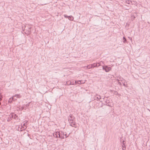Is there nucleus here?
I'll return each instance as SVG.
<instances>
[{
    "label": "nucleus",
    "mask_w": 150,
    "mask_h": 150,
    "mask_svg": "<svg viewBox=\"0 0 150 150\" xmlns=\"http://www.w3.org/2000/svg\"><path fill=\"white\" fill-rule=\"evenodd\" d=\"M64 138H67L68 137V136H67V134H65L64 135Z\"/></svg>",
    "instance_id": "23"
},
{
    "label": "nucleus",
    "mask_w": 150,
    "mask_h": 150,
    "mask_svg": "<svg viewBox=\"0 0 150 150\" xmlns=\"http://www.w3.org/2000/svg\"><path fill=\"white\" fill-rule=\"evenodd\" d=\"M125 140V138H123V139H122V138L121 140V141L122 142V144H123V145H124V140Z\"/></svg>",
    "instance_id": "19"
},
{
    "label": "nucleus",
    "mask_w": 150,
    "mask_h": 150,
    "mask_svg": "<svg viewBox=\"0 0 150 150\" xmlns=\"http://www.w3.org/2000/svg\"><path fill=\"white\" fill-rule=\"evenodd\" d=\"M25 107H28V106H29V104H27L25 105Z\"/></svg>",
    "instance_id": "24"
},
{
    "label": "nucleus",
    "mask_w": 150,
    "mask_h": 150,
    "mask_svg": "<svg viewBox=\"0 0 150 150\" xmlns=\"http://www.w3.org/2000/svg\"><path fill=\"white\" fill-rule=\"evenodd\" d=\"M64 134L63 132H59V137L61 139H64Z\"/></svg>",
    "instance_id": "5"
},
{
    "label": "nucleus",
    "mask_w": 150,
    "mask_h": 150,
    "mask_svg": "<svg viewBox=\"0 0 150 150\" xmlns=\"http://www.w3.org/2000/svg\"><path fill=\"white\" fill-rule=\"evenodd\" d=\"M16 99H17L16 98H15V100H16Z\"/></svg>",
    "instance_id": "28"
},
{
    "label": "nucleus",
    "mask_w": 150,
    "mask_h": 150,
    "mask_svg": "<svg viewBox=\"0 0 150 150\" xmlns=\"http://www.w3.org/2000/svg\"><path fill=\"white\" fill-rule=\"evenodd\" d=\"M97 63V67H99L101 65L100 63Z\"/></svg>",
    "instance_id": "22"
},
{
    "label": "nucleus",
    "mask_w": 150,
    "mask_h": 150,
    "mask_svg": "<svg viewBox=\"0 0 150 150\" xmlns=\"http://www.w3.org/2000/svg\"><path fill=\"white\" fill-rule=\"evenodd\" d=\"M13 100H15V98L12 97V98H10L8 100V102L9 103H11Z\"/></svg>",
    "instance_id": "13"
},
{
    "label": "nucleus",
    "mask_w": 150,
    "mask_h": 150,
    "mask_svg": "<svg viewBox=\"0 0 150 150\" xmlns=\"http://www.w3.org/2000/svg\"><path fill=\"white\" fill-rule=\"evenodd\" d=\"M11 117L15 119H18L17 115L14 113H12L11 115Z\"/></svg>",
    "instance_id": "7"
},
{
    "label": "nucleus",
    "mask_w": 150,
    "mask_h": 150,
    "mask_svg": "<svg viewBox=\"0 0 150 150\" xmlns=\"http://www.w3.org/2000/svg\"><path fill=\"white\" fill-rule=\"evenodd\" d=\"M24 107H22V108H21V110H22L23 109H24Z\"/></svg>",
    "instance_id": "27"
},
{
    "label": "nucleus",
    "mask_w": 150,
    "mask_h": 150,
    "mask_svg": "<svg viewBox=\"0 0 150 150\" xmlns=\"http://www.w3.org/2000/svg\"><path fill=\"white\" fill-rule=\"evenodd\" d=\"M97 67V63H94L92 64H89L86 67H85V68H86V69H90L92 68H93L95 67Z\"/></svg>",
    "instance_id": "1"
},
{
    "label": "nucleus",
    "mask_w": 150,
    "mask_h": 150,
    "mask_svg": "<svg viewBox=\"0 0 150 150\" xmlns=\"http://www.w3.org/2000/svg\"><path fill=\"white\" fill-rule=\"evenodd\" d=\"M118 84L120 85H122L121 83L119 81H118Z\"/></svg>",
    "instance_id": "26"
},
{
    "label": "nucleus",
    "mask_w": 150,
    "mask_h": 150,
    "mask_svg": "<svg viewBox=\"0 0 150 150\" xmlns=\"http://www.w3.org/2000/svg\"><path fill=\"white\" fill-rule=\"evenodd\" d=\"M74 117L72 115H71L70 117L69 118V121H71V120H72L73 121H74Z\"/></svg>",
    "instance_id": "10"
},
{
    "label": "nucleus",
    "mask_w": 150,
    "mask_h": 150,
    "mask_svg": "<svg viewBox=\"0 0 150 150\" xmlns=\"http://www.w3.org/2000/svg\"><path fill=\"white\" fill-rule=\"evenodd\" d=\"M95 99L98 100L101 98L100 96L99 95L96 94V96H95Z\"/></svg>",
    "instance_id": "12"
},
{
    "label": "nucleus",
    "mask_w": 150,
    "mask_h": 150,
    "mask_svg": "<svg viewBox=\"0 0 150 150\" xmlns=\"http://www.w3.org/2000/svg\"><path fill=\"white\" fill-rule=\"evenodd\" d=\"M66 83L68 85L72 84L71 82L69 81H67L66 82Z\"/></svg>",
    "instance_id": "16"
},
{
    "label": "nucleus",
    "mask_w": 150,
    "mask_h": 150,
    "mask_svg": "<svg viewBox=\"0 0 150 150\" xmlns=\"http://www.w3.org/2000/svg\"><path fill=\"white\" fill-rule=\"evenodd\" d=\"M103 70H105L106 72H108L111 70V68L106 66L105 67L103 66Z\"/></svg>",
    "instance_id": "3"
},
{
    "label": "nucleus",
    "mask_w": 150,
    "mask_h": 150,
    "mask_svg": "<svg viewBox=\"0 0 150 150\" xmlns=\"http://www.w3.org/2000/svg\"><path fill=\"white\" fill-rule=\"evenodd\" d=\"M28 122V121L26 120H25L21 124V129H23L22 130H21V131H22L23 130H25L27 128L26 125V123Z\"/></svg>",
    "instance_id": "2"
},
{
    "label": "nucleus",
    "mask_w": 150,
    "mask_h": 150,
    "mask_svg": "<svg viewBox=\"0 0 150 150\" xmlns=\"http://www.w3.org/2000/svg\"><path fill=\"white\" fill-rule=\"evenodd\" d=\"M75 84H76V83H78L79 84H81V81L79 80V81H75Z\"/></svg>",
    "instance_id": "17"
},
{
    "label": "nucleus",
    "mask_w": 150,
    "mask_h": 150,
    "mask_svg": "<svg viewBox=\"0 0 150 150\" xmlns=\"http://www.w3.org/2000/svg\"><path fill=\"white\" fill-rule=\"evenodd\" d=\"M123 42L124 43H125V42H126L127 40H126V39L125 38V37H123Z\"/></svg>",
    "instance_id": "18"
},
{
    "label": "nucleus",
    "mask_w": 150,
    "mask_h": 150,
    "mask_svg": "<svg viewBox=\"0 0 150 150\" xmlns=\"http://www.w3.org/2000/svg\"><path fill=\"white\" fill-rule=\"evenodd\" d=\"M14 98H21V96L20 94H16L13 96Z\"/></svg>",
    "instance_id": "9"
},
{
    "label": "nucleus",
    "mask_w": 150,
    "mask_h": 150,
    "mask_svg": "<svg viewBox=\"0 0 150 150\" xmlns=\"http://www.w3.org/2000/svg\"><path fill=\"white\" fill-rule=\"evenodd\" d=\"M2 96H0V100H2Z\"/></svg>",
    "instance_id": "25"
},
{
    "label": "nucleus",
    "mask_w": 150,
    "mask_h": 150,
    "mask_svg": "<svg viewBox=\"0 0 150 150\" xmlns=\"http://www.w3.org/2000/svg\"><path fill=\"white\" fill-rule=\"evenodd\" d=\"M69 123L70 125L71 126L76 127V123L74 122V121H73L72 120L69 121Z\"/></svg>",
    "instance_id": "6"
},
{
    "label": "nucleus",
    "mask_w": 150,
    "mask_h": 150,
    "mask_svg": "<svg viewBox=\"0 0 150 150\" xmlns=\"http://www.w3.org/2000/svg\"><path fill=\"white\" fill-rule=\"evenodd\" d=\"M64 17L65 18H69V16H67V15H64Z\"/></svg>",
    "instance_id": "21"
},
{
    "label": "nucleus",
    "mask_w": 150,
    "mask_h": 150,
    "mask_svg": "<svg viewBox=\"0 0 150 150\" xmlns=\"http://www.w3.org/2000/svg\"><path fill=\"white\" fill-rule=\"evenodd\" d=\"M59 132H57L54 133L53 134L54 137L58 138L59 137Z\"/></svg>",
    "instance_id": "8"
},
{
    "label": "nucleus",
    "mask_w": 150,
    "mask_h": 150,
    "mask_svg": "<svg viewBox=\"0 0 150 150\" xmlns=\"http://www.w3.org/2000/svg\"><path fill=\"white\" fill-rule=\"evenodd\" d=\"M73 85H74V83L72 84Z\"/></svg>",
    "instance_id": "29"
},
{
    "label": "nucleus",
    "mask_w": 150,
    "mask_h": 150,
    "mask_svg": "<svg viewBox=\"0 0 150 150\" xmlns=\"http://www.w3.org/2000/svg\"><path fill=\"white\" fill-rule=\"evenodd\" d=\"M126 3L128 4H132L133 1L130 0H126Z\"/></svg>",
    "instance_id": "11"
},
{
    "label": "nucleus",
    "mask_w": 150,
    "mask_h": 150,
    "mask_svg": "<svg viewBox=\"0 0 150 150\" xmlns=\"http://www.w3.org/2000/svg\"><path fill=\"white\" fill-rule=\"evenodd\" d=\"M118 81H122V82H125V80H124L123 78H119V79H117V80Z\"/></svg>",
    "instance_id": "15"
},
{
    "label": "nucleus",
    "mask_w": 150,
    "mask_h": 150,
    "mask_svg": "<svg viewBox=\"0 0 150 150\" xmlns=\"http://www.w3.org/2000/svg\"><path fill=\"white\" fill-rule=\"evenodd\" d=\"M30 28L31 27H28L27 25L25 26L24 30H26L27 33L29 34L30 33Z\"/></svg>",
    "instance_id": "4"
},
{
    "label": "nucleus",
    "mask_w": 150,
    "mask_h": 150,
    "mask_svg": "<svg viewBox=\"0 0 150 150\" xmlns=\"http://www.w3.org/2000/svg\"><path fill=\"white\" fill-rule=\"evenodd\" d=\"M74 17L71 16H69V18H68V19L69 20L71 21H73L74 20Z\"/></svg>",
    "instance_id": "14"
},
{
    "label": "nucleus",
    "mask_w": 150,
    "mask_h": 150,
    "mask_svg": "<svg viewBox=\"0 0 150 150\" xmlns=\"http://www.w3.org/2000/svg\"><path fill=\"white\" fill-rule=\"evenodd\" d=\"M122 83H123V86H126V85L127 84H126L125 83V82H122Z\"/></svg>",
    "instance_id": "20"
}]
</instances>
